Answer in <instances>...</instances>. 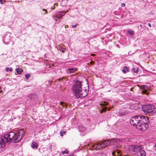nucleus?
Segmentation results:
<instances>
[{
	"instance_id": "obj_12",
	"label": "nucleus",
	"mask_w": 156,
	"mask_h": 156,
	"mask_svg": "<svg viewBox=\"0 0 156 156\" xmlns=\"http://www.w3.org/2000/svg\"><path fill=\"white\" fill-rule=\"evenodd\" d=\"M78 129L80 132H83L86 130V127L83 125H80L79 126Z\"/></svg>"
},
{
	"instance_id": "obj_31",
	"label": "nucleus",
	"mask_w": 156,
	"mask_h": 156,
	"mask_svg": "<svg viewBox=\"0 0 156 156\" xmlns=\"http://www.w3.org/2000/svg\"><path fill=\"white\" fill-rule=\"evenodd\" d=\"M0 2L1 4H4V3L2 1V0H0Z\"/></svg>"
},
{
	"instance_id": "obj_35",
	"label": "nucleus",
	"mask_w": 156,
	"mask_h": 156,
	"mask_svg": "<svg viewBox=\"0 0 156 156\" xmlns=\"http://www.w3.org/2000/svg\"><path fill=\"white\" fill-rule=\"evenodd\" d=\"M69 156H74L73 154H71L70 155H69Z\"/></svg>"
},
{
	"instance_id": "obj_32",
	"label": "nucleus",
	"mask_w": 156,
	"mask_h": 156,
	"mask_svg": "<svg viewBox=\"0 0 156 156\" xmlns=\"http://www.w3.org/2000/svg\"><path fill=\"white\" fill-rule=\"evenodd\" d=\"M144 87H145V86H144V85H143V86H141V88L142 89H144Z\"/></svg>"
},
{
	"instance_id": "obj_3",
	"label": "nucleus",
	"mask_w": 156,
	"mask_h": 156,
	"mask_svg": "<svg viewBox=\"0 0 156 156\" xmlns=\"http://www.w3.org/2000/svg\"><path fill=\"white\" fill-rule=\"evenodd\" d=\"M148 121L147 117L144 115H139L132 117L130 120V123L132 125L137 126L140 123Z\"/></svg>"
},
{
	"instance_id": "obj_36",
	"label": "nucleus",
	"mask_w": 156,
	"mask_h": 156,
	"mask_svg": "<svg viewBox=\"0 0 156 156\" xmlns=\"http://www.w3.org/2000/svg\"><path fill=\"white\" fill-rule=\"evenodd\" d=\"M94 62L92 61L91 62H90V63L91 64V63H94Z\"/></svg>"
},
{
	"instance_id": "obj_25",
	"label": "nucleus",
	"mask_w": 156,
	"mask_h": 156,
	"mask_svg": "<svg viewBox=\"0 0 156 156\" xmlns=\"http://www.w3.org/2000/svg\"><path fill=\"white\" fill-rule=\"evenodd\" d=\"M94 156H102V154L100 153H96Z\"/></svg>"
},
{
	"instance_id": "obj_22",
	"label": "nucleus",
	"mask_w": 156,
	"mask_h": 156,
	"mask_svg": "<svg viewBox=\"0 0 156 156\" xmlns=\"http://www.w3.org/2000/svg\"><path fill=\"white\" fill-rule=\"evenodd\" d=\"M30 76V74L29 73L26 74L25 77L27 80H28V78Z\"/></svg>"
},
{
	"instance_id": "obj_29",
	"label": "nucleus",
	"mask_w": 156,
	"mask_h": 156,
	"mask_svg": "<svg viewBox=\"0 0 156 156\" xmlns=\"http://www.w3.org/2000/svg\"><path fill=\"white\" fill-rule=\"evenodd\" d=\"M121 5L122 7H124L125 6V4L124 3H122L121 4Z\"/></svg>"
},
{
	"instance_id": "obj_14",
	"label": "nucleus",
	"mask_w": 156,
	"mask_h": 156,
	"mask_svg": "<svg viewBox=\"0 0 156 156\" xmlns=\"http://www.w3.org/2000/svg\"><path fill=\"white\" fill-rule=\"evenodd\" d=\"M37 95L33 94L29 96V97L32 99L34 100H36L37 98Z\"/></svg>"
},
{
	"instance_id": "obj_39",
	"label": "nucleus",
	"mask_w": 156,
	"mask_h": 156,
	"mask_svg": "<svg viewBox=\"0 0 156 156\" xmlns=\"http://www.w3.org/2000/svg\"><path fill=\"white\" fill-rule=\"evenodd\" d=\"M52 9H54V8H52Z\"/></svg>"
},
{
	"instance_id": "obj_33",
	"label": "nucleus",
	"mask_w": 156,
	"mask_h": 156,
	"mask_svg": "<svg viewBox=\"0 0 156 156\" xmlns=\"http://www.w3.org/2000/svg\"><path fill=\"white\" fill-rule=\"evenodd\" d=\"M148 25L150 27H151V24L150 23H148Z\"/></svg>"
},
{
	"instance_id": "obj_1",
	"label": "nucleus",
	"mask_w": 156,
	"mask_h": 156,
	"mask_svg": "<svg viewBox=\"0 0 156 156\" xmlns=\"http://www.w3.org/2000/svg\"><path fill=\"white\" fill-rule=\"evenodd\" d=\"M24 133V130L22 129L19 131L17 134L13 132H10L5 134L4 136L7 139L8 143H15L20 140Z\"/></svg>"
},
{
	"instance_id": "obj_19",
	"label": "nucleus",
	"mask_w": 156,
	"mask_h": 156,
	"mask_svg": "<svg viewBox=\"0 0 156 156\" xmlns=\"http://www.w3.org/2000/svg\"><path fill=\"white\" fill-rule=\"evenodd\" d=\"M132 71H133L134 73H137L139 71L138 69H136L135 68H133Z\"/></svg>"
},
{
	"instance_id": "obj_15",
	"label": "nucleus",
	"mask_w": 156,
	"mask_h": 156,
	"mask_svg": "<svg viewBox=\"0 0 156 156\" xmlns=\"http://www.w3.org/2000/svg\"><path fill=\"white\" fill-rule=\"evenodd\" d=\"M16 71L17 73L18 74H21L23 71L22 69L20 68L19 67L18 68H16Z\"/></svg>"
},
{
	"instance_id": "obj_17",
	"label": "nucleus",
	"mask_w": 156,
	"mask_h": 156,
	"mask_svg": "<svg viewBox=\"0 0 156 156\" xmlns=\"http://www.w3.org/2000/svg\"><path fill=\"white\" fill-rule=\"evenodd\" d=\"M76 70V68H69V70L70 73H73Z\"/></svg>"
},
{
	"instance_id": "obj_26",
	"label": "nucleus",
	"mask_w": 156,
	"mask_h": 156,
	"mask_svg": "<svg viewBox=\"0 0 156 156\" xmlns=\"http://www.w3.org/2000/svg\"><path fill=\"white\" fill-rule=\"evenodd\" d=\"M128 32L130 34H134V32L132 31L131 30H129L128 31Z\"/></svg>"
},
{
	"instance_id": "obj_27",
	"label": "nucleus",
	"mask_w": 156,
	"mask_h": 156,
	"mask_svg": "<svg viewBox=\"0 0 156 156\" xmlns=\"http://www.w3.org/2000/svg\"><path fill=\"white\" fill-rule=\"evenodd\" d=\"M78 25V24H76V25H72V27L73 28H75L76 27H77V25Z\"/></svg>"
},
{
	"instance_id": "obj_21",
	"label": "nucleus",
	"mask_w": 156,
	"mask_h": 156,
	"mask_svg": "<svg viewBox=\"0 0 156 156\" xmlns=\"http://www.w3.org/2000/svg\"><path fill=\"white\" fill-rule=\"evenodd\" d=\"M62 154H68L69 153V151L68 150L66 149L65 151H62Z\"/></svg>"
},
{
	"instance_id": "obj_2",
	"label": "nucleus",
	"mask_w": 156,
	"mask_h": 156,
	"mask_svg": "<svg viewBox=\"0 0 156 156\" xmlns=\"http://www.w3.org/2000/svg\"><path fill=\"white\" fill-rule=\"evenodd\" d=\"M88 89V87L87 88L85 87L83 88L81 82L77 81L73 86L72 90L79 98L80 97H84L87 96L89 92Z\"/></svg>"
},
{
	"instance_id": "obj_9",
	"label": "nucleus",
	"mask_w": 156,
	"mask_h": 156,
	"mask_svg": "<svg viewBox=\"0 0 156 156\" xmlns=\"http://www.w3.org/2000/svg\"><path fill=\"white\" fill-rule=\"evenodd\" d=\"M4 136L0 137V148L4 147L6 143H8V140Z\"/></svg>"
},
{
	"instance_id": "obj_24",
	"label": "nucleus",
	"mask_w": 156,
	"mask_h": 156,
	"mask_svg": "<svg viewBox=\"0 0 156 156\" xmlns=\"http://www.w3.org/2000/svg\"><path fill=\"white\" fill-rule=\"evenodd\" d=\"M60 104L61 105H62V107L66 106V103L62 101L60 102Z\"/></svg>"
},
{
	"instance_id": "obj_18",
	"label": "nucleus",
	"mask_w": 156,
	"mask_h": 156,
	"mask_svg": "<svg viewBox=\"0 0 156 156\" xmlns=\"http://www.w3.org/2000/svg\"><path fill=\"white\" fill-rule=\"evenodd\" d=\"M59 50L61 51L62 52H64L65 51H66V49L65 48H63L61 46H60L59 47Z\"/></svg>"
},
{
	"instance_id": "obj_5",
	"label": "nucleus",
	"mask_w": 156,
	"mask_h": 156,
	"mask_svg": "<svg viewBox=\"0 0 156 156\" xmlns=\"http://www.w3.org/2000/svg\"><path fill=\"white\" fill-rule=\"evenodd\" d=\"M142 110L145 113L155 115H156V108L154 105L152 104H147L143 105Z\"/></svg>"
},
{
	"instance_id": "obj_6",
	"label": "nucleus",
	"mask_w": 156,
	"mask_h": 156,
	"mask_svg": "<svg viewBox=\"0 0 156 156\" xmlns=\"http://www.w3.org/2000/svg\"><path fill=\"white\" fill-rule=\"evenodd\" d=\"M147 120V122L144 121V122L140 123V124L136 126L137 129L142 131H144L146 130L148 127V123L149 122V121L148 118Z\"/></svg>"
},
{
	"instance_id": "obj_34",
	"label": "nucleus",
	"mask_w": 156,
	"mask_h": 156,
	"mask_svg": "<svg viewBox=\"0 0 156 156\" xmlns=\"http://www.w3.org/2000/svg\"><path fill=\"white\" fill-rule=\"evenodd\" d=\"M68 27V25H66L65 26V28H67V27Z\"/></svg>"
},
{
	"instance_id": "obj_38",
	"label": "nucleus",
	"mask_w": 156,
	"mask_h": 156,
	"mask_svg": "<svg viewBox=\"0 0 156 156\" xmlns=\"http://www.w3.org/2000/svg\"><path fill=\"white\" fill-rule=\"evenodd\" d=\"M134 109H137V108H134Z\"/></svg>"
},
{
	"instance_id": "obj_7",
	"label": "nucleus",
	"mask_w": 156,
	"mask_h": 156,
	"mask_svg": "<svg viewBox=\"0 0 156 156\" xmlns=\"http://www.w3.org/2000/svg\"><path fill=\"white\" fill-rule=\"evenodd\" d=\"M119 141L118 139H113L111 140L104 141V143L103 145H105V147H107L110 145H114L115 143H117Z\"/></svg>"
},
{
	"instance_id": "obj_4",
	"label": "nucleus",
	"mask_w": 156,
	"mask_h": 156,
	"mask_svg": "<svg viewBox=\"0 0 156 156\" xmlns=\"http://www.w3.org/2000/svg\"><path fill=\"white\" fill-rule=\"evenodd\" d=\"M129 151L130 152L136 153L138 154V155L136 156H146V153L143 150L142 146L133 145L130 146L129 147Z\"/></svg>"
},
{
	"instance_id": "obj_11",
	"label": "nucleus",
	"mask_w": 156,
	"mask_h": 156,
	"mask_svg": "<svg viewBox=\"0 0 156 156\" xmlns=\"http://www.w3.org/2000/svg\"><path fill=\"white\" fill-rule=\"evenodd\" d=\"M116 149H117L112 152V154L113 155V156H121L120 154V151L118 150V147H116Z\"/></svg>"
},
{
	"instance_id": "obj_37",
	"label": "nucleus",
	"mask_w": 156,
	"mask_h": 156,
	"mask_svg": "<svg viewBox=\"0 0 156 156\" xmlns=\"http://www.w3.org/2000/svg\"><path fill=\"white\" fill-rule=\"evenodd\" d=\"M140 27L141 28H142V25H140Z\"/></svg>"
},
{
	"instance_id": "obj_20",
	"label": "nucleus",
	"mask_w": 156,
	"mask_h": 156,
	"mask_svg": "<svg viewBox=\"0 0 156 156\" xmlns=\"http://www.w3.org/2000/svg\"><path fill=\"white\" fill-rule=\"evenodd\" d=\"M5 70L7 72H9V71L10 72H12V68H9L8 67H6L5 68Z\"/></svg>"
},
{
	"instance_id": "obj_13",
	"label": "nucleus",
	"mask_w": 156,
	"mask_h": 156,
	"mask_svg": "<svg viewBox=\"0 0 156 156\" xmlns=\"http://www.w3.org/2000/svg\"><path fill=\"white\" fill-rule=\"evenodd\" d=\"M31 147L34 149H37L38 147V145L37 143L35 142H33L31 144Z\"/></svg>"
},
{
	"instance_id": "obj_28",
	"label": "nucleus",
	"mask_w": 156,
	"mask_h": 156,
	"mask_svg": "<svg viewBox=\"0 0 156 156\" xmlns=\"http://www.w3.org/2000/svg\"><path fill=\"white\" fill-rule=\"evenodd\" d=\"M108 105V103L107 102H105V101L104 102L103 105Z\"/></svg>"
},
{
	"instance_id": "obj_10",
	"label": "nucleus",
	"mask_w": 156,
	"mask_h": 156,
	"mask_svg": "<svg viewBox=\"0 0 156 156\" xmlns=\"http://www.w3.org/2000/svg\"><path fill=\"white\" fill-rule=\"evenodd\" d=\"M104 143V141L98 144H96L94 145L93 148L94 149L98 150L104 149L105 147V145H103Z\"/></svg>"
},
{
	"instance_id": "obj_23",
	"label": "nucleus",
	"mask_w": 156,
	"mask_h": 156,
	"mask_svg": "<svg viewBox=\"0 0 156 156\" xmlns=\"http://www.w3.org/2000/svg\"><path fill=\"white\" fill-rule=\"evenodd\" d=\"M65 133V132L64 131H62L60 132V135L61 136H62Z\"/></svg>"
},
{
	"instance_id": "obj_16",
	"label": "nucleus",
	"mask_w": 156,
	"mask_h": 156,
	"mask_svg": "<svg viewBox=\"0 0 156 156\" xmlns=\"http://www.w3.org/2000/svg\"><path fill=\"white\" fill-rule=\"evenodd\" d=\"M122 71L124 73H126L127 72H129L128 68L126 66H124L123 67Z\"/></svg>"
},
{
	"instance_id": "obj_30",
	"label": "nucleus",
	"mask_w": 156,
	"mask_h": 156,
	"mask_svg": "<svg viewBox=\"0 0 156 156\" xmlns=\"http://www.w3.org/2000/svg\"><path fill=\"white\" fill-rule=\"evenodd\" d=\"M43 11H45V14H46V13L47 12V10L46 9H43Z\"/></svg>"
},
{
	"instance_id": "obj_8",
	"label": "nucleus",
	"mask_w": 156,
	"mask_h": 156,
	"mask_svg": "<svg viewBox=\"0 0 156 156\" xmlns=\"http://www.w3.org/2000/svg\"><path fill=\"white\" fill-rule=\"evenodd\" d=\"M66 12L65 11H59L55 13V15L52 16L53 18L56 21L58 20L61 17L64 16Z\"/></svg>"
}]
</instances>
